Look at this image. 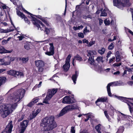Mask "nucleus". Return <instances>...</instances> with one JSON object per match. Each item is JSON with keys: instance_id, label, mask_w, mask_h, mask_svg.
I'll return each mask as SVG.
<instances>
[{"instance_id": "nucleus-48", "label": "nucleus", "mask_w": 133, "mask_h": 133, "mask_svg": "<svg viewBox=\"0 0 133 133\" xmlns=\"http://www.w3.org/2000/svg\"><path fill=\"white\" fill-rule=\"evenodd\" d=\"M34 16L38 18L39 19L41 20V19H42L43 18V17L42 18V16H40V15H33V17H34Z\"/></svg>"}, {"instance_id": "nucleus-17", "label": "nucleus", "mask_w": 133, "mask_h": 133, "mask_svg": "<svg viewBox=\"0 0 133 133\" xmlns=\"http://www.w3.org/2000/svg\"><path fill=\"white\" fill-rule=\"evenodd\" d=\"M35 63L36 66L38 68L43 67L44 66V62L41 60L35 61Z\"/></svg>"}, {"instance_id": "nucleus-49", "label": "nucleus", "mask_w": 133, "mask_h": 133, "mask_svg": "<svg viewBox=\"0 0 133 133\" xmlns=\"http://www.w3.org/2000/svg\"><path fill=\"white\" fill-rule=\"evenodd\" d=\"M24 117V115H22V116L18 119V122H20L22 120Z\"/></svg>"}, {"instance_id": "nucleus-10", "label": "nucleus", "mask_w": 133, "mask_h": 133, "mask_svg": "<svg viewBox=\"0 0 133 133\" xmlns=\"http://www.w3.org/2000/svg\"><path fill=\"white\" fill-rule=\"evenodd\" d=\"M49 45L50 46L49 48L50 51H47L45 52V54L46 55L49 56H53L55 54L54 47V44L52 43H50Z\"/></svg>"}, {"instance_id": "nucleus-47", "label": "nucleus", "mask_w": 133, "mask_h": 133, "mask_svg": "<svg viewBox=\"0 0 133 133\" xmlns=\"http://www.w3.org/2000/svg\"><path fill=\"white\" fill-rule=\"evenodd\" d=\"M95 41L91 42H89L88 43V46H92V45L95 44Z\"/></svg>"}, {"instance_id": "nucleus-52", "label": "nucleus", "mask_w": 133, "mask_h": 133, "mask_svg": "<svg viewBox=\"0 0 133 133\" xmlns=\"http://www.w3.org/2000/svg\"><path fill=\"white\" fill-rule=\"evenodd\" d=\"M83 43H86L87 44H88L89 43V41L88 40H87L86 39H83Z\"/></svg>"}, {"instance_id": "nucleus-20", "label": "nucleus", "mask_w": 133, "mask_h": 133, "mask_svg": "<svg viewBox=\"0 0 133 133\" xmlns=\"http://www.w3.org/2000/svg\"><path fill=\"white\" fill-rule=\"evenodd\" d=\"M9 56H5L3 58V60L5 63V65H9L10 64L9 62Z\"/></svg>"}, {"instance_id": "nucleus-24", "label": "nucleus", "mask_w": 133, "mask_h": 133, "mask_svg": "<svg viewBox=\"0 0 133 133\" xmlns=\"http://www.w3.org/2000/svg\"><path fill=\"white\" fill-rule=\"evenodd\" d=\"M116 62H119L121 60L120 56L118 51H117L116 52Z\"/></svg>"}, {"instance_id": "nucleus-22", "label": "nucleus", "mask_w": 133, "mask_h": 133, "mask_svg": "<svg viewBox=\"0 0 133 133\" xmlns=\"http://www.w3.org/2000/svg\"><path fill=\"white\" fill-rule=\"evenodd\" d=\"M115 110L113 107L112 106L110 107V108L109 110L108 113L111 116H114Z\"/></svg>"}, {"instance_id": "nucleus-4", "label": "nucleus", "mask_w": 133, "mask_h": 133, "mask_svg": "<svg viewBox=\"0 0 133 133\" xmlns=\"http://www.w3.org/2000/svg\"><path fill=\"white\" fill-rule=\"evenodd\" d=\"M7 74L18 78H23L24 76V72L22 70L16 71L11 70L7 72Z\"/></svg>"}, {"instance_id": "nucleus-35", "label": "nucleus", "mask_w": 133, "mask_h": 133, "mask_svg": "<svg viewBox=\"0 0 133 133\" xmlns=\"http://www.w3.org/2000/svg\"><path fill=\"white\" fill-rule=\"evenodd\" d=\"M38 114V112H37L36 113H35L34 114H32V115L30 116V120L34 118Z\"/></svg>"}, {"instance_id": "nucleus-61", "label": "nucleus", "mask_w": 133, "mask_h": 133, "mask_svg": "<svg viewBox=\"0 0 133 133\" xmlns=\"http://www.w3.org/2000/svg\"><path fill=\"white\" fill-rule=\"evenodd\" d=\"M99 25H101L103 23V20L101 18L98 19Z\"/></svg>"}, {"instance_id": "nucleus-6", "label": "nucleus", "mask_w": 133, "mask_h": 133, "mask_svg": "<svg viewBox=\"0 0 133 133\" xmlns=\"http://www.w3.org/2000/svg\"><path fill=\"white\" fill-rule=\"evenodd\" d=\"M25 92V90L24 89L23 90V92L21 89L18 90L14 95L12 98L13 101H14V102H16V101L18 102L23 97L24 94V93Z\"/></svg>"}, {"instance_id": "nucleus-50", "label": "nucleus", "mask_w": 133, "mask_h": 133, "mask_svg": "<svg viewBox=\"0 0 133 133\" xmlns=\"http://www.w3.org/2000/svg\"><path fill=\"white\" fill-rule=\"evenodd\" d=\"M89 32V30L87 29V26L85 28L83 31V33L85 34V32Z\"/></svg>"}, {"instance_id": "nucleus-3", "label": "nucleus", "mask_w": 133, "mask_h": 133, "mask_svg": "<svg viewBox=\"0 0 133 133\" xmlns=\"http://www.w3.org/2000/svg\"><path fill=\"white\" fill-rule=\"evenodd\" d=\"M77 106L75 104L68 105L60 111L59 114L57 115L58 117L62 116L68 112L73 110L77 109Z\"/></svg>"}, {"instance_id": "nucleus-21", "label": "nucleus", "mask_w": 133, "mask_h": 133, "mask_svg": "<svg viewBox=\"0 0 133 133\" xmlns=\"http://www.w3.org/2000/svg\"><path fill=\"white\" fill-rule=\"evenodd\" d=\"M6 80V78L5 76L0 77V86L5 83Z\"/></svg>"}, {"instance_id": "nucleus-23", "label": "nucleus", "mask_w": 133, "mask_h": 133, "mask_svg": "<svg viewBox=\"0 0 133 133\" xmlns=\"http://www.w3.org/2000/svg\"><path fill=\"white\" fill-rule=\"evenodd\" d=\"M94 56H91L88 59V61L91 65L94 64L95 63V60L94 59Z\"/></svg>"}, {"instance_id": "nucleus-13", "label": "nucleus", "mask_w": 133, "mask_h": 133, "mask_svg": "<svg viewBox=\"0 0 133 133\" xmlns=\"http://www.w3.org/2000/svg\"><path fill=\"white\" fill-rule=\"evenodd\" d=\"M57 89H53L47 95L45 98V100L47 99L48 97V99H50L57 92Z\"/></svg>"}, {"instance_id": "nucleus-31", "label": "nucleus", "mask_w": 133, "mask_h": 133, "mask_svg": "<svg viewBox=\"0 0 133 133\" xmlns=\"http://www.w3.org/2000/svg\"><path fill=\"white\" fill-rule=\"evenodd\" d=\"M70 65L68 64H66L65 66H64V65L63 66V67L64 70L67 71L69 69Z\"/></svg>"}, {"instance_id": "nucleus-63", "label": "nucleus", "mask_w": 133, "mask_h": 133, "mask_svg": "<svg viewBox=\"0 0 133 133\" xmlns=\"http://www.w3.org/2000/svg\"><path fill=\"white\" fill-rule=\"evenodd\" d=\"M32 101L34 102V104H35L38 101V99H33Z\"/></svg>"}, {"instance_id": "nucleus-28", "label": "nucleus", "mask_w": 133, "mask_h": 133, "mask_svg": "<svg viewBox=\"0 0 133 133\" xmlns=\"http://www.w3.org/2000/svg\"><path fill=\"white\" fill-rule=\"evenodd\" d=\"M101 49H99L98 50V52L101 55H103L105 51V49L103 47H102Z\"/></svg>"}, {"instance_id": "nucleus-2", "label": "nucleus", "mask_w": 133, "mask_h": 133, "mask_svg": "<svg viewBox=\"0 0 133 133\" xmlns=\"http://www.w3.org/2000/svg\"><path fill=\"white\" fill-rule=\"evenodd\" d=\"M13 105L10 104H4L0 107V114L3 118L7 117L12 111Z\"/></svg>"}, {"instance_id": "nucleus-56", "label": "nucleus", "mask_w": 133, "mask_h": 133, "mask_svg": "<svg viewBox=\"0 0 133 133\" xmlns=\"http://www.w3.org/2000/svg\"><path fill=\"white\" fill-rule=\"evenodd\" d=\"M9 62H10V63H11V62L14 61L15 59L14 58L12 57H11L9 56Z\"/></svg>"}, {"instance_id": "nucleus-44", "label": "nucleus", "mask_w": 133, "mask_h": 133, "mask_svg": "<svg viewBox=\"0 0 133 133\" xmlns=\"http://www.w3.org/2000/svg\"><path fill=\"white\" fill-rule=\"evenodd\" d=\"M70 59H66L65 60V63L64 64V66H65L66 64H68L69 65H70Z\"/></svg>"}, {"instance_id": "nucleus-12", "label": "nucleus", "mask_w": 133, "mask_h": 133, "mask_svg": "<svg viewBox=\"0 0 133 133\" xmlns=\"http://www.w3.org/2000/svg\"><path fill=\"white\" fill-rule=\"evenodd\" d=\"M115 96L117 97L118 99H120L122 101L127 103L128 105V104H129L130 102V101H128V99L133 100V98H127L122 96H118L117 95H115Z\"/></svg>"}, {"instance_id": "nucleus-40", "label": "nucleus", "mask_w": 133, "mask_h": 133, "mask_svg": "<svg viewBox=\"0 0 133 133\" xmlns=\"http://www.w3.org/2000/svg\"><path fill=\"white\" fill-rule=\"evenodd\" d=\"M128 106L130 111L131 113L133 112V107H132L129 104H128Z\"/></svg>"}, {"instance_id": "nucleus-38", "label": "nucleus", "mask_w": 133, "mask_h": 133, "mask_svg": "<svg viewBox=\"0 0 133 133\" xmlns=\"http://www.w3.org/2000/svg\"><path fill=\"white\" fill-rule=\"evenodd\" d=\"M122 64V63H115L114 64H113L112 66H113L114 67H115L116 66H121Z\"/></svg>"}, {"instance_id": "nucleus-34", "label": "nucleus", "mask_w": 133, "mask_h": 133, "mask_svg": "<svg viewBox=\"0 0 133 133\" xmlns=\"http://www.w3.org/2000/svg\"><path fill=\"white\" fill-rule=\"evenodd\" d=\"M41 21L44 23L47 26H48L49 25V24L48 23L47 21L43 17V19H41Z\"/></svg>"}, {"instance_id": "nucleus-11", "label": "nucleus", "mask_w": 133, "mask_h": 133, "mask_svg": "<svg viewBox=\"0 0 133 133\" xmlns=\"http://www.w3.org/2000/svg\"><path fill=\"white\" fill-rule=\"evenodd\" d=\"M108 98L107 97H102L101 98H98L96 101L95 103L97 106H99L100 104H98V103L100 102H108Z\"/></svg>"}, {"instance_id": "nucleus-14", "label": "nucleus", "mask_w": 133, "mask_h": 133, "mask_svg": "<svg viewBox=\"0 0 133 133\" xmlns=\"http://www.w3.org/2000/svg\"><path fill=\"white\" fill-rule=\"evenodd\" d=\"M13 127L12 122V121H10L6 128L7 130L6 132L8 133H11Z\"/></svg>"}, {"instance_id": "nucleus-18", "label": "nucleus", "mask_w": 133, "mask_h": 133, "mask_svg": "<svg viewBox=\"0 0 133 133\" xmlns=\"http://www.w3.org/2000/svg\"><path fill=\"white\" fill-rule=\"evenodd\" d=\"M78 72L77 71H75V74L73 75L72 76L71 79L73 81L74 84H75L76 83V81L77 77L78 76Z\"/></svg>"}, {"instance_id": "nucleus-58", "label": "nucleus", "mask_w": 133, "mask_h": 133, "mask_svg": "<svg viewBox=\"0 0 133 133\" xmlns=\"http://www.w3.org/2000/svg\"><path fill=\"white\" fill-rule=\"evenodd\" d=\"M112 54V52L111 51H109L107 54V55L106 56V57L108 58L110 57V56L111 54Z\"/></svg>"}, {"instance_id": "nucleus-57", "label": "nucleus", "mask_w": 133, "mask_h": 133, "mask_svg": "<svg viewBox=\"0 0 133 133\" xmlns=\"http://www.w3.org/2000/svg\"><path fill=\"white\" fill-rule=\"evenodd\" d=\"M7 43L6 40L3 39L2 41V45H4L6 44Z\"/></svg>"}, {"instance_id": "nucleus-51", "label": "nucleus", "mask_w": 133, "mask_h": 133, "mask_svg": "<svg viewBox=\"0 0 133 133\" xmlns=\"http://www.w3.org/2000/svg\"><path fill=\"white\" fill-rule=\"evenodd\" d=\"M0 64L5 65V63L4 61L3 60V58L2 59H0Z\"/></svg>"}, {"instance_id": "nucleus-39", "label": "nucleus", "mask_w": 133, "mask_h": 133, "mask_svg": "<svg viewBox=\"0 0 133 133\" xmlns=\"http://www.w3.org/2000/svg\"><path fill=\"white\" fill-rule=\"evenodd\" d=\"M78 37L83 38L84 37L83 34L82 32H79L78 34Z\"/></svg>"}, {"instance_id": "nucleus-46", "label": "nucleus", "mask_w": 133, "mask_h": 133, "mask_svg": "<svg viewBox=\"0 0 133 133\" xmlns=\"http://www.w3.org/2000/svg\"><path fill=\"white\" fill-rule=\"evenodd\" d=\"M71 132L72 133H75V127H72L71 129Z\"/></svg>"}, {"instance_id": "nucleus-26", "label": "nucleus", "mask_w": 133, "mask_h": 133, "mask_svg": "<svg viewBox=\"0 0 133 133\" xmlns=\"http://www.w3.org/2000/svg\"><path fill=\"white\" fill-rule=\"evenodd\" d=\"M73 59H76L79 62L82 61L83 60L82 57L78 54H77L76 56H75Z\"/></svg>"}, {"instance_id": "nucleus-45", "label": "nucleus", "mask_w": 133, "mask_h": 133, "mask_svg": "<svg viewBox=\"0 0 133 133\" xmlns=\"http://www.w3.org/2000/svg\"><path fill=\"white\" fill-rule=\"evenodd\" d=\"M70 59H66L65 60V63L64 64V66H65L66 64H68L69 65H70Z\"/></svg>"}, {"instance_id": "nucleus-54", "label": "nucleus", "mask_w": 133, "mask_h": 133, "mask_svg": "<svg viewBox=\"0 0 133 133\" xmlns=\"http://www.w3.org/2000/svg\"><path fill=\"white\" fill-rule=\"evenodd\" d=\"M125 68L126 69H127V71L129 72H131L132 71V69L130 68H128L127 66H126L125 67Z\"/></svg>"}, {"instance_id": "nucleus-42", "label": "nucleus", "mask_w": 133, "mask_h": 133, "mask_svg": "<svg viewBox=\"0 0 133 133\" xmlns=\"http://www.w3.org/2000/svg\"><path fill=\"white\" fill-rule=\"evenodd\" d=\"M25 48L28 50L29 49H30V45L29 44H26V45H25L24 46Z\"/></svg>"}, {"instance_id": "nucleus-7", "label": "nucleus", "mask_w": 133, "mask_h": 133, "mask_svg": "<svg viewBox=\"0 0 133 133\" xmlns=\"http://www.w3.org/2000/svg\"><path fill=\"white\" fill-rule=\"evenodd\" d=\"M129 0H113L114 5L120 9L122 8L129 2Z\"/></svg>"}, {"instance_id": "nucleus-59", "label": "nucleus", "mask_w": 133, "mask_h": 133, "mask_svg": "<svg viewBox=\"0 0 133 133\" xmlns=\"http://www.w3.org/2000/svg\"><path fill=\"white\" fill-rule=\"evenodd\" d=\"M43 67H39L38 68V71L40 72H42L43 70Z\"/></svg>"}, {"instance_id": "nucleus-62", "label": "nucleus", "mask_w": 133, "mask_h": 133, "mask_svg": "<svg viewBox=\"0 0 133 133\" xmlns=\"http://www.w3.org/2000/svg\"><path fill=\"white\" fill-rule=\"evenodd\" d=\"M120 128L118 129V132H121L122 133L124 131V129L122 128Z\"/></svg>"}, {"instance_id": "nucleus-5", "label": "nucleus", "mask_w": 133, "mask_h": 133, "mask_svg": "<svg viewBox=\"0 0 133 133\" xmlns=\"http://www.w3.org/2000/svg\"><path fill=\"white\" fill-rule=\"evenodd\" d=\"M23 11L25 13L30 15L31 17L29 16L28 17L31 18V21L32 22V23L35 26L38 27L39 28H40V24L43 26H44L41 21L39 20L38 19L33 17V14L29 12L25 9Z\"/></svg>"}, {"instance_id": "nucleus-60", "label": "nucleus", "mask_w": 133, "mask_h": 133, "mask_svg": "<svg viewBox=\"0 0 133 133\" xmlns=\"http://www.w3.org/2000/svg\"><path fill=\"white\" fill-rule=\"evenodd\" d=\"M80 133H89L87 130H84Z\"/></svg>"}, {"instance_id": "nucleus-33", "label": "nucleus", "mask_w": 133, "mask_h": 133, "mask_svg": "<svg viewBox=\"0 0 133 133\" xmlns=\"http://www.w3.org/2000/svg\"><path fill=\"white\" fill-rule=\"evenodd\" d=\"M88 114H89V113H88V114H83V115H84V116L87 115L86 117H87V119H85L84 120V121L85 122L87 121L89 119V118H90L91 117L90 115H87Z\"/></svg>"}, {"instance_id": "nucleus-1", "label": "nucleus", "mask_w": 133, "mask_h": 133, "mask_svg": "<svg viewBox=\"0 0 133 133\" xmlns=\"http://www.w3.org/2000/svg\"><path fill=\"white\" fill-rule=\"evenodd\" d=\"M54 118V116H51L49 117H46L42 120V125L41 126L43 127H47L48 128V130L44 131V133H49L48 130H52L57 127Z\"/></svg>"}, {"instance_id": "nucleus-36", "label": "nucleus", "mask_w": 133, "mask_h": 133, "mask_svg": "<svg viewBox=\"0 0 133 133\" xmlns=\"http://www.w3.org/2000/svg\"><path fill=\"white\" fill-rule=\"evenodd\" d=\"M23 18H24V19L26 23H28V24H29L30 23V21L25 16V17H23Z\"/></svg>"}, {"instance_id": "nucleus-32", "label": "nucleus", "mask_w": 133, "mask_h": 133, "mask_svg": "<svg viewBox=\"0 0 133 133\" xmlns=\"http://www.w3.org/2000/svg\"><path fill=\"white\" fill-rule=\"evenodd\" d=\"M114 46L113 43H111L109 46L108 49L109 50H112L114 48Z\"/></svg>"}, {"instance_id": "nucleus-15", "label": "nucleus", "mask_w": 133, "mask_h": 133, "mask_svg": "<svg viewBox=\"0 0 133 133\" xmlns=\"http://www.w3.org/2000/svg\"><path fill=\"white\" fill-rule=\"evenodd\" d=\"M12 51V50H6L3 47L0 46V54L10 53H11Z\"/></svg>"}, {"instance_id": "nucleus-37", "label": "nucleus", "mask_w": 133, "mask_h": 133, "mask_svg": "<svg viewBox=\"0 0 133 133\" xmlns=\"http://www.w3.org/2000/svg\"><path fill=\"white\" fill-rule=\"evenodd\" d=\"M104 23L106 25H109L110 24V21L109 20H107L106 19L104 20Z\"/></svg>"}, {"instance_id": "nucleus-27", "label": "nucleus", "mask_w": 133, "mask_h": 133, "mask_svg": "<svg viewBox=\"0 0 133 133\" xmlns=\"http://www.w3.org/2000/svg\"><path fill=\"white\" fill-rule=\"evenodd\" d=\"M101 124H99L97 125H96L95 127V129L96 131L98 132V133H101Z\"/></svg>"}, {"instance_id": "nucleus-29", "label": "nucleus", "mask_w": 133, "mask_h": 133, "mask_svg": "<svg viewBox=\"0 0 133 133\" xmlns=\"http://www.w3.org/2000/svg\"><path fill=\"white\" fill-rule=\"evenodd\" d=\"M17 15L19 16L20 17L22 18L23 17H25V15L22 13L19 10H17Z\"/></svg>"}, {"instance_id": "nucleus-25", "label": "nucleus", "mask_w": 133, "mask_h": 133, "mask_svg": "<svg viewBox=\"0 0 133 133\" xmlns=\"http://www.w3.org/2000/svg\"><path fill=\"white\" fill-rule=\"evenodd\" d=\"M88 53V54L87 55L88 57L89 56H91L92 55H95L96 54V52L95 50H89Z\"/></svg>"}, {"instance_id": "nucleus-16", "label": "nucleus", "mask_w": 133, "mask_h": 133, "mask_svg": "<svg viewBox=\"0 0 133 133\" xmlns=\"http://www.w3.org/2000/svg\"><path fill=\"white\" fill-rule=\"evenodd\" d=\"M115 82L110 83L108 84L107 87L108 95L110 97L112 96L111 95V92L110 87L111 86L114 84V83Z\"/></svg>"}, {"instance_id": "nucleus-19", "label": "nucleus", "mask_w": 133, "mask_h": 133, "mask_svg": "<svg viewBox=\"0 0 133 133\" xmlns=\"http://www.w3.org/2000/svg\"><path fill=\"white\" fill-rule=\"evenodd\" d=\"M43 24L44 25L43 23ZM39 25H40H40H41L43 27H45V29H44V32L45 33V34H46L47 35H49L50 32V30L51 29V28H48L47 27H45V26H42L41 24H40ZM44 26H45V25H44ZM40 28H38V29H39V28H40L41 30H43V29H42L41 27L40 26ZM37 28H38V27H37Z\"/></svg>"}, {"instance_id": "nucleus-8", "label": "nucleus", "mask_w": 133, "mask_h": 133, "mask_svg": "<svg viewBox=\"0 0 133 133\" xmlns=\"http://www.w3.org/2000/svg\"><path fill=\"white\" fill-rule=\"evenodd\" d=\"M75 101L73 97H70V96H66L63 98L62 102L64 104H70L74 103Z\"/></svg>"}, {"instance_id": "nucleus-43", "label": "nucleus", "mask_w": 133, "mask_h": 133, "mask_svg": "<svg viewBox=\"0 0 133 133\" xmlns=\"http://www.w3.org/2000/svg\"><path fill=\"white\" fill-rule=\"evenodd\" d=\"M100 16H107V14L105 12L102 11L101 12Z\"/></svg>"}, {"instance_id": "nucleus-64", "label": "nucleus", "mask_w": 133, "mask_h": 133, "mask_svg": "<svg viewBox=\"0 0 133 133\" xmlns=\"http://www.w3.org/2000/svg\"><path fill=\"white\" fill-rule=\"evenodd\" d=\"M120 74V72L119 71H117L116 72H114V74L115 75H119Z\"/></svg>"}, {"instance_id": "nucleus-53", "label": "nucleus", "mask_w": 133, "mask_h": 133, "mask_svg": "<svg viewBox=\"0 0 133 133\" xmlns=\"http://www.w3.org/2000/svg\"><path fill=\"white\" fill-rule=\"evenodd\" d=\"M10 1L12 2L13 3V4L15 5H17V2H16V1H18V0H14L13 1L12 0H10Z\"/></svg>"}, {"instance_id": "nucleus-30", "label": "nucleus", "mask_w": 133, "mask_h": 133, "mask_svg": "<svg viewBox=\"0 0 133 133\" xmlns=\"http://www.w3.org/2000/svg\"><path fill=\"white\" fill-rule=\"evenodd\" d=\"M103 57L101 56H98L96 59L95 61L97 62V63H99L100 62L103 63Z\"/></svg>"}, {"instance_id": "nucleus-9", "label": "nucleus", "mask_w": 133, "mask_h": 133, "mask_svg": "<svg viewBox=\"0 0 133 133\" xmlns=\"http://www.w3.org/2000/svg\"><path fill=\"white\" fill-rule=\"evenodd\" d=\"M29 121L28 120H24L22 121L20 124L21 127L20 133H23L27 127Z\"/></svg>"}, {"instance_id": "nucleus-41", "label": "nucleus", "mask_w": 133, "mask_h": 133, "mask_svg": "<svg viewBox=\"0 0 133 133\" xmlns=\"http://www.w3.org/2000/svg\"><path fill=\"white\" fill-rule=\"evenodd\" d=\"M34 104V103L32 101L31 102L29 103L27 105V106L29 107H31Z\"/></svg>"}, {"instance_id": "nucleus-55", "label": "nucleus", "mask_w": 133, "mask_h": 133, "mask_svg": "<svg viewBox=\"0 0 133 133\" xmlns=\"http://www.w3.org/2000/svg\"><path fill=\"white\" fill-rule=\"evenodd\" d=\"M115 58L114 57H112L109 59V63H111L113 61L115 60Z\"/></svg>"}]
</instances>
